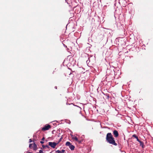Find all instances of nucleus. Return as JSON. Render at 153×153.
Listing matches in <instances>:
<instances>
[{"label": "nucleus", "instance_id": "22", "mask_svg": "<svg viewBox=\"0 0 153 153\" xmlns=\"http://www.w3.org/2000/svg\"><path fill=\"white\" fill-rule=\"evenodd\" d=\"M65 150H64V149H62L61 151V152L62 153H63L64 152H65Z\"/></svg>", "mask_w": 153, "mask_h": 153}, {"label": "nucleus", "instance_id": "8", "mask_svg": "<svg viewBox=\"0 0 153 153\" xmlns=\"http://www.w3.org/2000/svg\"><path fill=\"white\" fill-rule=\"evenodd\" d=\"M69 147L70 149L72 151L74 150L75 148L74 146L72 145V144H71Z\"/></svg>", "mask_w": 153, "mask_h": 153}, {"label": "nucleus", "instance_id": "4", "mask_svg": "<svg viewBox=\"0 0 153 153\" xmlns=\"http://www.w3.org/2000/svg\"><path fill=\"white\" fill-rule=\"evenodd\" d=\"M84 56L86 58L88 59V60H86V63L88 64L90 62V57L89 56V55L88 54L85 53L84 54Z\"/></svg>", "mask_w": 153, "mask_h": 153}, {"label": "nucleus", "instance_id": "5", "mask_svg": "<svg viewBox=\"0 0 153 153\" xmlns=\"http://www.w3.org/2000/svg\"><path fill=\"white\" fill-rule=\"evenodd\" d=\"M113 134L115 137H117L119 136L118 132L116 130H114L113 131Z\"/></svg>", "mask_w": 153, "mask_h": 153}, {"label": "nucleus", "instance_id": "1", "mask_svg": "<svg viewBox=\"0 0 153 153\" xmlns=\"http://www.w3.org/2000/svg\"><path fill=\"white\" fill-rule=\"evenodd\" d=\"M106 139L107 142L110 144L115 146H117V145L111 133H108L107 134Z\"/></svg>", "mask_w": 153, "mask_h": 153}, {"label": "nucleus", "instance_id": "25", "mask_svg": "<svg viewBox=\"0 0 153 153\" xmlns=\"http://www.w3.org/2000/svg\"><path fill=\"white\" fill-rule=\"evenodd\" d=\"M32 142V141L31 139H30L29 140V142L31 143Z\"/></svg>", "mask_w": 153, "mask_h": 153}, {"label": "nucleus", "instance_id": "33", "mask_svg": "<svg viewBox=\"0 0 153 153\" xmlns=\"http://www.w3.org/2000/svg\"><path fill=\"white\" fill-rule=\"evenodd\" d=\"M70 123H71V122H70V121H69V123H68L69 124H70Z\"/></svg>", "mask_w": 153, "mask_h": 153}, {"label": "nucleus", "instance_id": "32", "mask_svg": "<svg viewBox=\"0 0 153 153\" xmlns=\"http://www.w3.org/2000/svg\"><path fill=\"white\" fill-rule=\"evenodd\" d=\"M120 151L121 152H122V151H121V149H120Z\"/></svg>", "mask_w": 153, "mask_h": 153}, {"label": "nucleus", "instance_id": "9", "mask_svg": "<svg viewBox=\"0 0 153 153\" xmlns=\"http://www.w3.org/2000/svg\"><path fill=\"white\" fill-rule=\"evenodd\" d=\"M140 143V146H142V147L143 148H144V143H143L140 140L138 141Z\"/></svg>", "mask_w": 153, "mask_h": 153}, {"label": "nucleus", "instance_id": "38", "mask_svg": "<svg viewBox=\"0 0 153 153\" xmlns=\"http://www.w3.org/2000/svg\"><path fill=\"white\" fill-rule=\"evenodd\" d=\"M119 148H120V146H119Z\"/></svg>", "mask_w": 153, "mask_h": 153}, {"label": "nucleus", "instance_id": "37", "mask_svg": "<svg viewBox=\"0 0 153 153\" xmlns=\"http://www.w3.org/2000/svg\"><path fill=\"white\" fill-rule=\"evenodd\" d=\"M124 139L125 140V137H124Z\"/></svg>", "mask_w": 153, "mask_h": 153}, {"label": "nucleus", "instance_id": "34", "mask_svg": "<svg viewBox=\"0 0 153 153\" xmlns=\"http://www.w3.org/2000/svg\"><path fill=\"white\" fill-rule=\"evenodd\" d=\"M27 153H32L31 152H27Z\"/></svg>", "mask_w": 153, "mask_h": 153}, {"label": "nucleus", "instance_id": "16", "mask_svg": "<svg viewBox=\"0 0 153 153\" xmlns=\"http://www.w3.org/2000/svg\"><path fill=\"white\" fill-rule=\"evenodd\" d=\"M74 139L76 141H78V139L77 137H75L74 138Z\"/></svg>", "mask_w": 153, "mask_h": 153}, {"label": "nucleus", "instance_id": "12", "mask_svg": "<svg viewBox=\"0 0 153 153\" xmlns=\"http://www.w3.org/2000/svg\"><path fill=\"white\" fill-rule=\"evenodd\" d=\"M66 104L67 105H72V104H73V105L74 106H76L77 107H79V108L81 109V108L80 107L77 105H75L73 103H68V102L66 103Z\"/></svg>", "mask_w": 153, "mask_h": 153}, {"label": "nucleus", "instance_id": "24", "mask_svg": "<svg viewBox=\"0 0 153 153\" xmlns=\"http://www.w3.org/2000/svg\"><path fill=\"white\" fill-rule=\"evenodd\" d=\"M82 141V140H78V141H77V142H78L79 143H81Z\"/></svg>", "mask_w": 153, "mask_h": 153}, {"label": "nucleus", "instance_id": "3", "mask_svg": "<svg viewBox=\"0 0 153 153\" xmlns=\"http://www.w3.org/2000/svg\"><path fill=\"white\" fill-rule=\"evenodd\" d=\"M51 127V126L49 125H46L44 127L42 128V130L43 131L48 130Z\"/></svg>", "mask_w": 153, "mask_h": 153}, {"label": "nucleus", "instance_id": "36", "mask_svg": "<svg viewBox=\"0 0 153 153\" xmlns=\"http://www.w3.org/2000/svg\"><path fill=\"white\" fill-rule=\"evenodd\" d=\"M64 46H65V45L64 44Z\"/></svg>", "mask_w": 153, "mask_h": 153}, {"label": "nucleus", "instance_id": "23", "mask_svg": "<svg viewBox=\"0 0 153 153\" xmlns=\"http://www.w3.org/2000/svg\"><path fill=\"white\" fill-rule=\"evenodd\" d=\"M66 2L68 4H69L70 2L69 1V0H65Z\"/></svg>", "mask_w": 153, "mask_h": 153}, {"label": "nucleus", "instance_id": "30", "mask_svg": "<svg viewBox=\"0 0 153 153\" xmlns=\"http://www.w3.org/2000/svg\"><path fill=\"white\" fill-rule=\"evenodd\" d=\"M55 88L56 89H57V86H56L55 87Z\"/></svg>", "mask_w": 153, "mask_h": 153}, {"label": "nucleus", "instance_id": "15", "mask_svg": "<svg viewBox=\"0 0 153 153\" xmlns=\"http://www.w3.org/2000/svg\"><path fill=\"white\" fill-rule=\"evenodd\" d=\"M90 47H90V46H89V47H87L86 48V50H88V51H89L91 52V51L90 50Z\"/></svg>", "mask_w": 153, "mask_h": 153}, {"label": "nucleus", "instance_id": "29", "mask_svg": "<svg viewBox=\"0 0 153 153\" xmlns=\"http://www.w3.org/2000/svg\"><path fill=\"white\" fill-rule=\"evenodd\" d=\"M35 135H33V137H34L33 140H35V139H34V137H35Z\"/></svg>", "mask_w": 153, "mask_h": 153}, {"label": "nucleus", "instance_id": "27", "mask_svg": "<svg viewBox=\"0 0 153 153\" xmlns=\"http://www.w3.org/2000/svg\"><path fill=\"white\" fill-rule=\"evenodd\" d=\"M42 147H43V149H44L45 147V145H42Z\"/></svg>", "mask_w": 153, "mask_h": 153}, {"label": "nucleus", "instance_id": "20", "mask_svg": "<svg viewBox=\"0 0 153 153\" xmlns=\"http://www.w3.org/2000/svg\"><path fill=\"white\" fill-rule=\"evenodd\" d=\"M49 145H45V147H47L48 149L50 148V147L49 146Z\"/></svg>", "mask_w": 153, "mask_h": 153}, {"label": "nucleus", "instance_id": "6", "mask_svg": "<svg viewBox=\"0 0 153 153\" xmlns=\"http://www.w3.org/2000/svg\"><path fill=\"white\" fill-rule=\"evenodd\" d=\"M32 147L33 148V150L35 151H36L37 149V145L35 143H33Z\"/></svg>", "mask_w": 153, "mask_h": 153}, {"label": "nucleus", "instance_id": "26", "mask_svg": "<svg viewBox=\"0 0 153 153\" xmlns=\"http://www.w3.org/2000/svg\"><path fill=\"white\" fill-rule=\"evenodd\" d=\"M40 143L41 144H43L44 142L43 141H40Z\"/></svg>", "mask_w": 153, "mask_h": 153}, {"label": "nucleus", "instance_id": "17", "mask_svg": "<svg viewBox=\"0 0 153 153\" xmlns=\"http://www.w3.org/2000/svg\"><path fill=\"white\" fill-rule=\"evenodd\" d=\"M62 139V137H61L60 139L59 140L58 142L57 143H58V144L61 141Z\"/></svg>", "mask_w": 153, "mask_h": 153}, {"label": "nucleus", "instance_id": "19", "mask_svg": "<svg viewBox=\"0 0 153 153\" xmlns=\"http://www.w3.org/2000/svg\"><path fill=\"white\" fill-rule=\"evenodd\" d=\"M37 153H43V151L42 150H40L39 151V152H37Z\"/></svg>", "mask_w": 153, "mask_h": 153}, {"label": "nucleus", "instance_id": "21", "mask_svg": "<svg viewBox=\"0 0 153 153\" xmlns=\"http://www.w3.org/2000/svg\"><path fill=\"white\" fill-rule=\"evenodd\" d=\"M32 144L31 143H30L29 145V147L31 149L32 147Z\"/></svg>", "mask_w": 153, "mask_h": 153}, {"label": "nucleus", "instance_id": "31", "mask_svg": "<svg viewBox=\"0 0 153 153\" xmlns=\"http://www.w3.org/2000/svg\"><path fill=\"white\" fill-rule=\"evenodd\" d=\"M120 151L121 152H122V151H121V149H120Z\"/></svg>", "mask_w": 153, "mask_h": 153}, {"label": "nucleus", "instance_id": "18", "mask_svg": "<svg viewBox=\"0 0 153 153\" xmlns=\"http://www.w3.org/2000/svg\"><path fill=\"white\" fill-rule=\"evenodd\" d=\"M56 152H57V153H62L61 152V151L59 150L56 151Z\"/></svg>", "mask_w": 153, "mask_h": 153}, {"label": "nucleus", "instance_id": "7", "mask_svg": "<svg viewBox=\"0 0 153 153\" xmlns=\"http://www.w3.org/2000/svg\"><path fill=\"white\" fill-rule=\"evenodd\" d=\"M105 95V99H107L109 100V94H104Z\"/></svg>", "mask_w": 153, "mask_h": 153}, {"label": "nucleus", "instance_id": "11", "mask_svg": "<svg viewBox=\"0 0 153 153\" xmlns=\"http://www.w3.org/2000/svg\"><path fill=\"white\" fill-rule=\"evenodd\" d=\"M132 137H134L137 140V141L138 142L140 140L138 138V137L137 136L136 134H134L132 136Z\"/></svg>", "mask_w": 153, "mask_h": 153}, {"label": "nucleus", "instance_id": "2", "mask_svg": "<svg viewBox=\"0 0 153 153\" xmlns=\"http://www.w3.org/2000/svg\"><path fill=\"white\" fill-rule=\"evenodd\" d=\"M58 144V143H56L54 142H48V145L53 148H54L56 145Z\"/></svg>", "mask_w": 153, "mask_h": 153}, {"label": "nucleus", "instance_id": "35", "mask_svg": "<svg viewBox=\"0 0 153 153\" xmlns=\"http://www.w3.org/2000/svg\"><path fill=\"white\" fill-rule=\"evenodd\" d=\"M64 46H65V45L64 44Z\"/></svg>", "mask_w": 153, "mask_h": 153}, {"label": "nucleus", "instance_id": "10", "mask_svg": "<svg viewBox=\"0 0 153 153\" xmlns=\"http://www.w3.org/2000/svg\"><path fill=\"white\" fill-rule=\"evenodd\" d=\"M110 70L109 69H108L107 70L106 73L107 74H110L111 73H114V70H113V71H111V73H110Z\"/></svg>", "mask_w": 153, "mask_h": 153}, {"label": "nucleus", "instance_id": "14", "mask_svg": "<svg viewBox=\"0 0 153 153\" xmlns=\"http://www.w3.org/2000/svg\"><path fill=\"white\" fill-rule=\"evenodd\" d=\"M88 42H89V43H91V42H92V40L91 38L90 37H89L88 38Z\"/></svg>", "mask_w": 153, "mask_h": 153}, {"label": "nucleus", "instance_id": "28", "mask_svg": "<svg viewBox=\"0 0 153 153\" xmlns=\"http://www.w3.org/2000/svg\"><path fill=\"white\" fill-rule=\"evenodd\" d=\"M45 139V137H43L42 139V141H43Z\"/></svg>", "mask_w": 153, "mask_h": 153}, {"label": "nucleus", "instance_id": "13", "mask_svg": "<svg viewBox=\"0 0 153 153\" xmlns=\"http://www.w3.org/2000/svg\"><path fill=\"white\" fill-rule=\"evenodd\" d=\"M71 144L70 142L67 141L65 143V145L66 146H68L69 147Z\"/></svg>", "mask_w": 153, "mask_h": 153}]
</instances>
